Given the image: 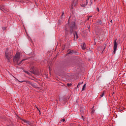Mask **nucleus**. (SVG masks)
<instances>
[{
  "mask_svg": "<svg viewBox=\"0 0 126 126\" xmlns=\"http://www.w3.org/2000/svg\"><path fill=\"white\" fill-rule=\"evenodd\" d=\"M70 32L71 34L73 33L74 30H76L77 29L76 26L75 25V22H72L70 25Z\"/></svg>",
  "mask_w": 126,
  "mask_h": 126,
  "instance_id": "1",
  "label": "nucleus"
},
{
  "mask_svg": "<svg viewBox=\"0 0 126 126\" xmlns=\"http://www.w3.org/2000/svg\"><path fill=\"white\" fill-rule=\"evenodd\" d=\"M5 56L6 59L8 60V62H10V59L12 58V54H11V52H8L7 51L5 52Z\"/></svg>",
  "mask_w": 126,
  "mask_h": 126,
  "instance_id": "2",
  "label": "nucleus"
},
{
  "mask_svg": "<svg viewBox=\"0 0 126 126\" xmlns=\"http://www.w3.org/2000/svg\"><path fill=\"white\" fill-rule=\"evenodd\" d=\"M106 47H107V45L104 44L103 46H99L97 48V50L98 51H99L100 52H102V53H103V52H104V51L105 50V49H106Z\"/></svg>",
  "mask_w": 126,
  "mask_h": 126,
  "instance_id": "3",
  "label": "nucleus"
},
{
  "mask_svg": "<svg viewBox=\"0 0 126 126\" xmlns=\"http://www.w3.org/2000/svg\"><path fill=\"white\" fill-rule=\"evenodd\" d=\"M27 83H28V84H30V85L32 86L33 88H39L38 85H37V84H36L35 83H32L30 81H27Z\"/></svg>",
  "mask_w": 126,
  "mask_h": 126,
  "instance_id": "4",
  "label": "nucleus"
},
{
  "mask_svg": "<svg viewBox=\"0 0 126 126\" xmlns=\"http://www.w3.org/2000/svg\"><path fill=\"white\" fill-rule=\"evenodd\" d=\"M117 49H118V43H117V39H115L114 40V45L113 47V53H114V54H116V52H117Z\"/></svg>",
  "mask_w": 126,
  "mask_h": 126,
  "instance_id": "5",
  "label": "nucleus"
},
{
  "mask_svg": "<svg viewBox=\"0 0 126 126\" xmlns=\"http://www.w3.org/2000/svg\"><path fill=\"white\" fill-rule=\"evenodd\" d=\"M22 122H23L22 124H26L27 126H31V122L26 120L22 119Z\"/></svg>",
  "mask_w": 126,
  "mask_h": 126,
  "instance_id": "6",
  "label": "nucleus"
},
{
  "mask_svg": "<svg viewBox=\"0 0 126 126\" xmlns=\"http://www.w3.org/2000/svg\"><path fill=\"white\" fill-rule=\"evenodd\" d=\"M30 72L33 74H39L36 71H35V68L34 67H31L30 68Z\"/></svg>",
  "mask_w": 126,
  "mask_h": 126,
  "instance_id": "7",
  "label": "nucleus"
},
{
  "mask_svg": "<svg viewBox=\"0 0 126 126\" xmlns=\"http://www.w3.org/2000/svg\"><path fill=\"white\" fill-rule=\"evenodd\" d=\"M24 61H26V59H23L22 61H21L20 62H19V61H18L17 62V63L18 65L22 64V63H23V62H24Z\"/></svg>",
  "mask_w": 126,
  "mask_h": 126,
  "instance_id": "8",
  "label": "nucleus"
},
{
  "mask_svg": "<svg viewBox=\"0 0 126 126\" xmlns=\"http://www.w3.org/2000/svg\"><path fill=\"white\" fill-rule=\"evenodd\" d=\"M87 4H88V0H86V4H81V6H82V7H86Z\"/></svg>",
  "mask_w": 126,
  "mask_h": 126,
  "instance_id": "9",
  "label": "nucleus"
},
{
  "mask_svg": "<svg viewBox=\"0 0 126 126\" xmlns=\"http://www.w3.org/2000/svg\"><path fill=\"white\" fill-rule=\"evenodd\" d=\"M20 57V55L18 53H16V54L15 56V58L16 60H19Z\"/></svg>",
  "mask_w": 126,
  "mask_h": 126,
  "instance_id": "10",
  "label": "nucleus"
},
{
  "mask_svg": "<svg viewBox=\"0 0 126 126\" xmlns=\"http://www.w3.org/2000/svg\"><path fill=\"white\" fill-rule=\"evenodd\" d=\"M82 50H85L86 49V44L85 43L81 46Z\"/></svg>",
  "mask_w": 126,
  "mask_h": 126,
  "instance_id": "11",
  "label": "nucleus"
},
{
  "mask_svg": "<svg viewBox=\"0 0 126 126\" xmlns=\"http://www.w3.org/2000/svg\"><path fill=\"white\" fill-rule=\"evenodd\" d=\"M74 36L76 39H78V35L77 34V32H75V34H74Z\"/></svg>",
  "mask_w": 126,
  "mask_h": 126,
  "instance_id": "12",
  "label": "nucleus"
},
{
  "mask_svg": "<svg viewBox=\"0 0 126 126\" xmlns=\"http://www.w3.org/2000/svg\"><path fill=\"white\" fill-rule=\"evenodd\" d=\"M81 84H83V82H79L78 84V85L77 86V88H79V86H80V85H81Z\"/></svg>",
  "mask_w": 126,
  "mask_h": 126,
  "instance_id": "13",
  "label": "nucleus"
},
{
  "mask_svg": "<svg viewBox=\"0 0 126 126\" xmlns=\"http://www.w3.org/2000/svg\"><path fill=\"white\" fill-rule=\"evenodd\" d=\"M80 113L81 114H83L84 113V110H83V108H80Z\"/></svg>",
  "mask_w": 126,
  "mask_h": 126,
  "instance_id": "14",
  "label": "nucleus"
},
{
  "mask_svg": "<svg viewBox=\"0 0 126 126\" xmlns=\"http://www.w3.org/2000/svg\"><path fill=\"white\" fill-rule=\"evenodd\" d=\"M74 52L73 51H69L68 53V55H72V54H74Z\"/></svg>",
  "mask_w": 126,
  "mask_h": 126,
  "instance_id": "15",
  "label": "nucleus"
},
{
  "mask_svg": "<svg viewBox=\"0 0 126 126\" xmlns=\"http://www.w3.org/2000/svg\"><path fill=\"white\" fill-rule=\"evenodd\" d=\"M86 87V84L85 83L83 86V88H82V90H84V88H85Z\"/></svg>",
  "mask_w": 126,
  "mask_h": 126,
  "instance_id": "16",
  "label": "nucleus"
},
{
  "mask_svg": "<svg viewBox=\"0 0 126 126\" xmlns=\"http://www.w3.org/2000/svg\"><path fill=\"white\" fill-rule=\"evenodd\" d=\"M104 95H105V93H103L101 94L100 95V98H102V97H104Z\"/></svg>",
  "mask_w": 126,
  "mask_h": 126,
  "instance_id": "17",
  "label": "nucleus"
},
{
  "mask_svg": "<svg viewBox=\"0 0 126 126\" xmlns=\"http://www.w3.org/2000/svg\"><path fill=\"white\" fill-rule=\"evenodd\" d=\"M25 73H27V74H28L29 75H30V72H29L28 71H25Z\"/></svg>",
  "mask_w": 126,
  "mask_h": 126,
  "instance_id": "18",
  "label": "nucleus"
},
{
  "mask_svg": "<svg viewBox=\"0 0 126 126\" xmlns=\"http://www.w3.org/2000/svg\"><path fill=\"white\" fill-rule=\"evenodd\" d=\"M67 86H68V87H69L70 86H71V85H72V83H68L67 84Z\"/></svg>",
  "mask_w": 126,
  "mask_h": 126,
  "instance_id": "19",
  "label": "nucleus"
},
{
  "mask_svg": "<svg viewBox=\"0 0 126 126\" xmlns=\"http://www.w3.org/2000/svg\"><path fill=\"white\" fill-rule=\"evenodd\" d=\"M19 82H20L21 83H22V82H27L26 81H18Z\"/></svg>",
  "mask_w": 126,
  "mask_h": 126,
  "instance_id": "20",
  "label": "nucleus"
},
{
  "mask_svg": "<svg viewBox=\"0 0 126 126\" xmlns=\"http://www.w3.org/2000/svg\"><path fill=\"white\" fill-rule=\"evenodd\" d=\"M94 113H95V110L93 109V110H92V114H94Z\"/></svg>",
  "mask_w": 126,
  "mask_h": 126,
  "instance_id": "21",
  "label": "nucleus"
},
{
  "mask_svg": "<svg viewBox=\"0 0 126 126\" xmlns=\"http://www.w3.org/2000/svg\"><path fill=\"white\" fill-rule=\"evenodd\" d=\"M61 122H62V123H63V122H65V119H63L61 121Z\"/></svg>",
  "mask_w": 126,
  "mask_h": 126,
  "instance_id": "22",
  "label": "nucleus"
},
{
  "mask_svg": "<svg viewBox=\"0 0 126 126\" xmlns=\"http://www.w3.org/2000/svg\"><path fill=\"white\" fill-rule=\"evenodd\" d=\"M96 10H97V11H98V12L100 11V9H99V7H97V8H96Z\"/></svg>",
  "mask_w": 126,
  "mask_h": 126,
  "instance_id": "23",
  "label": "nucleus"
},
{
  "mask_svg": "<svg viewBox=\"0 0 126 126\" xmlns=\"http://www.w3.org/2000/svg\"><path fill=\"white\" fill-rule=\"evenodd\" d=\"M72 5H76V3L75 4L74 3V2H73L72 3Z\"/></svg>",
  "mask_w": 126,
  "mask_h": 126,
  "instance_id": "24",
  "label": "nucleus"
},
{
  "mask_svg": "<svg viewBox=\"0 0 126 126\" xmlns=\"http://www.w3.org/2000/svg\"><path fill=\"white\" fill-rule=\"evenodd\" d=\"M5 29H6V27H3V28H2V30H3L4 31V30H5Z\"/></svg>",
  "mask_w": 126,
  "mask_h": 126,
  "instance_id": "25",
  "label": "nucleus"
},
{
  "mask_svg": "<svg viewBox=\"0 0 126 126\" xmlns=\"http://www.w3.org/2000/svg\"><path fill=\"white\" fill-rule=\"evenodd\" d=\"M91 4H92V0H91V3L90 4V5H91Z\"/></svg>",
  "mask_w": 126,
  "mask_h": 126,
  "instance_id": "26",
  "label": "nucleus"
},
{
  "mask_svg": "<svg viewBox=\"0 0 126 126\" xmlns=\"http://www.w3.org/2000/svg\"><path fill=\"white\" fill-rule=\"evenodd\" d=\"M65 32H67V29L66 28L65 29Z\"/></svg>",
  "mask_w": 126,
  "mask_h": 126,
  "instance_id": "27",
  "label": "nucleus"
},
{
  "mask_svg": "<svg viewBox=\"0 0 126 126\" xmlns=\"http://www.w3.org/2000/svg\"><path fill=\"white\" fill-rule=\"evenodd\" d=\"M64 14V12H63V13H62V16H63Z\"/></svg>",
  "mask_w": 126,
  "mask_h": 126,
  "instance_id": "28",
  "label": "nucleus"
},
{
  "mask_svg": "<svg viewBox=\"0 0 126 126\" xmlns=\"http://www.w3.org/2000/svg\"><path fill=\"white\" fill-rule=\"evenodd\" d=\"M37 110L39 111V113H41V111H40V110H39L38 108H37Z\"/></svg>",
  "mask_w": 126,
  "mask_h": 126,
  "instance_id": "29",
  "label": "nucleus"
},
{
  "mask_svg": "<svg viewBox=\"0 0 126 126\" xmlns=\"http://www.w3.org/2000/svg\"><path fill=\"white\" fill-rule=\"evenodd\" d=\"M110 22L112 23V22H113V20H111L110 21Z\"/></svg>",
  "mask_w": 126,
  "mask_h": 126,
  "instance_id": "30",
  "label": "nucleus"
},
{
  "mask_svg": "<svg viewBox=\"0 0 126 126\" xmlns=\"http://www.w3.org/2000/svg\"><path fill=\"white\" fill-rule=\"evenodd\" d=\"M0 9H1V7L0 6Z\"/></svg>",
  "mask_w": 126,
  "mask_h": 126,
  "instance_id": "31",
  "label": "nucleus"
}]
</instances>
